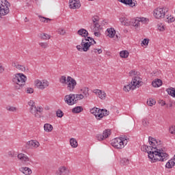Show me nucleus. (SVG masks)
I'll return each instance as SVG.
<instances>
[{
    "instance_id": "nucleus-49",
    "label": "nucleus",
    "mask_w": 175,
    "mask_h": 175,
    "mask_svg": "<svg viewBox=\"0 0 175 175\" xmlns=\"http://www.w3.org/2000/svg\"><path fill=\"white\" fill-rule=\"evenodd\" d=\"M24 84L23 83H16V85H15V88L16 90H21V88H23V87H24Z\"/></svg>"
},
{
    "instance_id": "nucleus-39",
    "label": "nucleus",
    "mask_w": 175,
    "mask_h": 175,
    "mask_svg": "<svg viewBox=\"0 0 175 175\" xmlns=\"http://www.w3.org/2000/svg\"><path fill=\"white\" fill-rule=\"evenodd\" d=\"M81 99H84V95H83V94H75L76 103H77L78 100H81Z\"/></svg>"
},
{
    "instance_id": "nucleus-10",
    "label": "nucleus",
    "mask_w": 175,
    "mask_h": 175,
    "mask_svg": "<svg viewBox=\"0 0 175 175\" xmlns=\"http://www.w3.org/2000/svg\"><path fill=\"white\" fill-rule=\"evenodd\" d=\"M154 16L155 18H164L165 11H163V8H156L154 10Z\"/></svg>"
},
{
    "instance_id": "nucleus-11",
    "label": "nucleus",
    "mask_w": 175,
    "mask_h": 175,
    "mask_svg": "<svg viewBox=\"0 0 175 175\" xmlns=\"http://www.w3.org/2000/svg\"><path fill=\"white\" fill-rule=\"evenodd\" d=\"M149 143L150 145V148L154 149V150H159L157 146H159V143H161V141L159 140H156L154 137H149Z\"/></svg>"
},
{
    "instance_id": "nucleus-57",
    "label": "nucleus",
    "mask_w": 175,
    "mask_h": 175,
    "mask_svg": "<svg viewBox=\"0 0 175 175\" xmlns=\"http://www.w3.org/2000/svg\"><path fill=\"white\" fill-rule=\"evenodd\" d=\"M122 143H123V146L124 144H128V140L126 138L124 137H120Z\"/></svg>"
},
{
    "instance_id": "nucleus-22",
    "label": "nucleus",
    "mask_w": 175,
    "mask_h": 175,
    "mask_svg": "<svg viewBox=\"0 0 175 175\" xmlns=\"http://www.w3.org/2000/svg\"><path fill=\"white\" fill-rule=\"evenodd\" d=\"M38 37L42 40H49L50 39V35L46 33H41L38 35Z\"/></svg>"
},
{
    "instance_id": "nucleus-27",
    "label": "nucleus",
    "mask_w": 175,
    "mask_h": 175,
    "mask_svg": "<svg viewBox=\"0 0 175 175\" xmlns=\"http://www.w3.org/2000/svg\"><path fill=\"white\" fill-rule=\"evenodd\" d=\"M70 144L72 148H77V146H79V144H77V140H76L75 138H70Z\"/></svg>"
},
{
    "instance_id": "nucleus-53",
    "label": "nucleus",
    "mask_w": 175,
    "mask_h": 175,
    "mask_svg": "<svg viewBox=\"0 0 175 175\" xmlns=\"http://www.w3.org/2000/svg\"><path fill=\"white\" fill-rule=\"evenodd\" d=\"M16 69H18L19 70H21V72H25V66H21L20 64L18 66Z\"/></svg>"
},
{
    "instance_id": "nucleus-36",
    "label": "nucleus",
    "mask_w": 175,
    "mask_h": 175,
    "mask_svg": "<svg viewBox=\"0 0 175 175\" xmlns=\"http://www.w3.org/2000/svg\"><path fill=\"white\" fill-rule=\"evenodd\" d=\"M110 135H111V132L109 129L105 130L103 133V137H105V139L110 136Z\"/></svg>"
},
{
    "instance_id": "nucleus-12",
    "label": "nucleus",
    "mask_w": 175,
    "mask_h": 175,
    "mask_svg": "<svg viewBox=\"0 0 175 175\" xmlns=\"http://www.w3.org/2000/svg\"><path fill=\"white\" fill-rule=\"evenodd\" d=\"M56 175H69V168L61 166L57 171Z\"/></svg>"
},
{
    "instance_id": "nucleus-8",
    "label": "nucleus",
    "mask_w": 175,
    "mask_h": 175,
    "mask_svg": "<svg viewBox=\"0 0 175 175\" xmlns=\"http://www.w3.org/2000/svg\"><path fill=\"white\" fill-rule=\"evenodd\" d=\"M39 146H40L39 142L36 140H30L26 143L25 147L27 148V150H29L31 148H38Z\"/></svg>"
},
{
    "instance_id": "nucleus-30",
    "label": "nucleus",
    "mask_w": 175,
    "mask_h": 175,
    "mask_svg": "<svg viewBox=\"0 0 175 175\" xmlns=\"http://www.w3.org/2000/svg\"><path fill=\"white\" fill-rule=\"evenodd\" d=\"M89 91L90 90L88 88H83L81 90V92L83 94L85 98H88V96H90V93H88Z\"/></svg>"
},
{
    "instance_id": "nucleus-4",
    "label": "nucleus",
    "mask_w": 175,
    "mask_h": 175,
    "mask_svg": "<svg viewBox=\"0 0 175 175\" xmlns=\"http://www.w3.org/2000/svg\"><path fill=\"white\" fill-rule=\"evenodd\" d=\"M76 85H77V82L75 79L72 78V77H67V90L70 91V92L75 91Z\"/></svg>"
},
{
    "instance_id": "nucleus-6",
    "label": "nucleus",
    "mask_w": 175,
    "mask_h": 175,
    "mask_svg": "<svg viewBox=\"0 0 175 175\" xmlns=\"http://www.w3.org/2000/svg\"><path fill=\"white\" fill-rule=\"evenodd\" d=\"M77 49L78 51H85L87 52L90 50V44L88 42H84V39H82L81 45L77 46Z\"/></svg>"
},
{
    "instance_id": "nucleus-51",
    "label": "nucleus",
    "mask_w": 175,
    "mask_h": 175,
    "mask_svg": "<svg viewBox=\"0 0 175 175\" xmlns=\"http://www.w3.org/2000/svg\"><path fill=\"white\" fill-rule=\"evenodd\" d=\"M7 110H8L9 111H16L17 110V108L14 107L8 106L7 107Z\"/></svg>"
},
{
    "instance_id": "nucleus-61",
    "label": "nucleus",
    "mask_w": 175,
    "mask_h": 175,
    "mask_svg": "<svg viewBox=\"0 0 175 175\" xmlns=\"http://www.w3.org/2000/svg\"><path fill=\"white\" fill-rule=\"evenodd\" d=\"M28 105H29V106H30V107H33L34 105H35V101H33V100H30V101L28 102Z\"/></svg>"
},
{
    "instance_id": "nucleus-34",
    "label": "nucleus",
    "mask_w": 175,
    "mask_h": 175,
    "mask_svg": "<svg viewBox=\"0 0 175 175\" xmlns=\"http://www.w3.org/2000/svg\"><path fill=\"white\" fill-rule=\"evenodd\" d=\"M133 25V27H139V25H140V22L139 21V19H133L131 21V25Z\"/></svg>"
},
{
    "instance_id": "nucleus-15",
    "label": "nucleus",
    "mask_w": 175,
    "mask_h": 175,
    "mask_svg": "<svg viewBox=\"0 0 175 175\" xmlns=\"http://www.w3.org/2000/svg\"><path fill=\"white\" fill-rule=\"evenodd\" d=\"M19 170L25 175L32 174V170L28 167H22Z\"/></svg>"
},
{
    "instance_id": "nucleus-62",
    "label": "nucleus",
    "mask_w": 175,
    "mask_h": 175,
    "mask_svg": "<svg viewBox=\"0 0 175 175\" xmlns=\"http://www.w3.org/2000/svg\"><path fill=\"white\" fill-rule=\"evenodd\" d=\"M85 40H86V42H90V40H91V42H92V40H94V38L89 36H86Z\"/></svg>"
},
{
    "instance_id": "nucleus-40",
    "label": "nucleus",
    "mask_w": 175,
    "mask_h": 175,
    "mask_svg": "<svg viewBox=\"0 0 175 175\" xmlns=\"http://www.w3.org/2000/svg\"><path fill=\"white\" fill-rule=\"evenodd\" d=\"M57 117H59V118H62L64 117V112L61 109H58L56 111Z\"/></svg>"
},
{
    "instance_id": "nucleus-29",
    "label": "nucleus",
    "mask_w": 175,
    "mask_h": 175,
    "mask_svg": "<svg viewBox=\"0 0 175 175\" xmlns=\"http://www.w3.org/2000/svg\"><path fill=\"white\" fill-rule=\"evenodd\" d=\"M44 129L45 132H51L53 131V125L46 123L44 125Z\"/></svg>"
},
{
    "instance_id": "nucleus-2",
    "label": "nucleus",
    "mask_w": 175,
    "mask_h": 175,
    "mask_svg": "<svg viewBox=\"0 0 175 175\" xmlns=\"http://www.w3.org/2000/svg\"><path fill=\"white\" fill-rule=\"evenodd\" d=\"M10 3L8 0L0 1V16H8L10 13Z\"/></svg>"
},
{
    "instance_id": "nucleus-50",
    "label": "nucleus",
    "mask_w": 175,
    "mask_h": 175,
    "mask_svg": "<svg viewBox=\"0 0 175 175\" xmlns=\"http://www.w3.org/2000/svg\"><path fill=\"white\" fill-rule=\"evenodd\" d=\"M137 71H134V70H131L129 73V75L130 77H132V76H134V77H136L137 76Z\"/></svg>"
},
{
    "instance_id": "nucleus-17",
    "label": "nucleus",
    "mask_w": 175,
    "mask_h": 175,
    "mask_svg": "<svg viewBox=\"0 0 175 175\" xmlns=\"http://www.w3.org/2000/svg\"><path fill=\"white\" fill-rule=\"evenodd\" d=\"M77 34L83 38H87V36L89 35L88 31H87L85 29H80L78 30Z\"/></svg>"
},
{
    "instance_id": "nucleus-19",
    "label": "nucleus",
    "mask_w": 175,
    "mask_h": 175,
    "mask_svg": "<svg viewBox=\"0 0 175 175\" xmlns=\"http://www.w3.org/2000/svg\"><path fill=\"white\" fill-rule=\"evenodd\" d=\"M94 92V94H98L100 99H105V98H106V93H105V92H102L100 90H95Z\"/></svg>"
},
{
    "instance_id": "nucleus-46",
    "label": "nucleus",
    "mask_w": 175,
    "mask_h": 175,
    "mask_svg": "<svg viewBox=\"0 0 175 175\" xmlns=\"http://www.w3.org/2000/svg\"><path fill=\"white\" fill-rule=\"evenodd\" d=\"M30 113H31V114L36 113V106H35V104L33 107H30Z\"/></svg>"
},
{
    "instance_id": "nucleus-13",
    "label": "nucleus",
    "mask_w": 175,
    "mask_h": 175,
    "mask_svg": "<svg viewBox=\"0 0 175 175\" xmlns=\"http://www.w3.org/2000/svg\"><path fill=\"white\" fill-rule=\"evenodd\" d=\"M81 6L80 1H77L76 0H72L70 1L69 7L70 9H79Z\"/></svg>"
},
{
    "instance_id": "nucleus-44",
    "label": "nucleus",
    "mask_w": 175,
    "mask_h": 175,
    "mask_svg": "<svg viewBox=\"0 0 175 175\" xmlns=\"http://www.w3.org/2000/svg\"><path fill=\"white\" fill-rule=\"evenodd\" d=\"M138 21H139V23H144V24L148 23L149 21V20L146 18H138Z\"/></svg>"
},
{
    "instance_id": "nucleus-48",
    "label": "nucleus",
    "mask_w": 175,
    "mask_h": 175,
    "mask_svg": "<svg viewBox=\"0 0 175 175\" xmlns=\"http://www.w3.org/2000/svg\"><path fill=\"white\" fill-rule=\"evenodd\" d=\"M110 114V112L107 109H103V117H106Z\"/></svg>"
},
{
    "instance_id": "nucleus-45",
    "label": "nucleus",
    "mask_w": 175,
    "mask_h": 175,
    "mask_svg": "<svg viewBox=\"0 0 175 175\" xmlns=\"http://www.w3.org/2000/svg\"><path fill=\"white\" fill-rule=\"evenodd\" d=\"M98 108L96 107H94L92 109H90V113L92 114H94V116H95V117H96V113L98 111Z\"/></svg>"
},
{
    "instance_id": "nucleus-9",
    "label": "nucleus",
    "mask_w": 175,
    "mask_h": 175,
    "mask_svg": "<svg viewBox=\"0 0 175 175\" xmlns=\"http://www.w3.org/2000/svg\"><path fill=\"white\" fill-rule=\"evenodd\" d=\"M36 85V87H38V88H39L40 90H44V88H47V86L49 85V81H47L46 80H43L42 81H41L39 79H37L35 81Z\"/></svg>"
},
{
    "instance_id": "nucleus-7",
    "label": "nucleus",
    "mask_w": 175,
    "mask_h": 175,
    "mask_svg": "<svg viewBox=\"0 0 175 175\" xmlns=\"http://www.w3.org/2000/svg\"><path fill=\"white\" fill-rule=\"evenodd\" d=\"M111 144L113 147L118 148L119 150H121L124 147V142H122V139H121V138H115Z\"/></svg>"
},
{
    "instance_id": "nucleus-58",
    "label": "nucleus",
    "mask_w": 175,
    "mask_h": 175,
    "mask_svg": "<svg viewBox=\"0 0 175 175\" xmlns=\"http://www.w3.org/2000/svg\"><path fill=\"white\" fill-rule=\"evenodd\" d=\"M58 33H59V35H65L66 32L63 29H60L58 31Z\"/></svg>"
},
{
    "instance_id": "nucleus-26",
    "label": "nucleus",
    "mask_w": 175,
    "mask_h": 175,
    "mask_svg": "<svg viewBox=\"0 0 175 175\" xmlns=\"http://www.w3.org/2000/svg\"><path fill=\"white\" fill-rule=\"evenodd\" d=\"M42 111H43V108L36 107V113H34L35 117H36L37 118H40V115L42 114Z\"/></svg>"
},
{
    "instance_id": "nucleus-5",
    "label": "nucleus",
    "mask_w": 175,
    "mask_h": 175,
    "mask_svg": "<svg viewBox=\"0 0 175 175\" xmlns=\"http://www.w3.org/2000/svg\"><path fill=\"white\" fill-rule=\"evenodd\" d=\"M64 101L68 106H72V105H75L76 103V94H70L68 95H66L64 97Z\"/></svg>"
},
{
    "instance_id": "nucleus-18",
    "label": "nucleus",
    "mask_w": 175,
    "mask_h": 175,
    "mask_svg": "<svg viewBox=\"0 0 175 175\" xmlns=\"http://www.w3.org/2000/svg\"><path fill=\"white\" fill-rule=\"evenodd\" d=\"M18 159L23 162H29V157L23 153L18 154Z\"/></svg>"
},
{
    "instance_id": "nucleus-32",
    "label": "nucleus",
    "mask_w": 175,
    "mask_h": 175,
    "mask_svg": "<svg viewBox=\"0 0 175 175\" xmlns=\"http://www.w3.org/2000/svg\"><path fill=\"white\" fill-rule=\"evenodd\" d=\"M121 58H128L129 57V52L128 51H122L120 53Z\"/></svg>"
},
{
    "instance_id": "nucleus-60",
    "label": "nucleus",
    "mask_w": 175,
    "mask_h": 175,
    "mask_svg": "<svg viewBox=\"0 0 175 175\" xmlns=\"http://www.w3.org/2000/svg\"><path fill=\"white\" fill-rule=\"evenodd\" d=\"M159 31H165V26L163 25H159L158 27Z\"/></svg>"
},
{
    "instance_id": "nucleus-56",
    "label": "nucleus",
    "mask_w": 175,
    "mask_h": 175,
    "mask_svg": "<svg viewBox=\"0 0 175 175\" xmlns=\"http://www.w3.org/2000/svg\"><path fill=\"white\" fill-rule=\"evenodd\" d=\"M26 92H27V94H33V88H27Z\"/></svg>"
},
{
    "instance_id": "nucleus-59",
    "label": "nucleus",
    "mask_w": 175,
    "mask_h": 175,
    "mask_svg": "<svg viewBox=\"0 0 175 175\" xmlns=\"http://www.w3.org/2000/svg\"><path fill=\"white\" fill-rule=\"evenodd\" d=\"M142 125H143L144 126H147L148 125V123L147 122V120L144 119V120H142Z\"/></svg>"
},
{
    "instance_id": "nucleus-1",
    "label": "nucleus",
    "mask_w": 175,
    "mask_h": 175,
    "mask_svg": "<svg viewBox=\"0 0 175 175\" xmlns=\"http://www.w3.org/2000/svg\"><path fill=\"white\" fill-rule=\"evenodd\" d=\"M141 150L142 151H144V152L148 153V157L149 159H151V162H165V161H167V159H169V154L166 153V150L165 148H161L160 149L154 150L152 147L144 145L141 147Z\"/></svg>"
},
{
    "instance_id": "nucleus-37",
    "label": "nucleus",
    "mask_w": 175,
    "mask_h": 175,
    "mask_svg": "<svg viewBox=\"0 0 175 175\" xmlns=\"http://www.w3.org/2000/svg\"><path fill=\"white\" fill-rule=\"evenodd\" d=\"M120 163L121 165H122L123 166H126V165H129V159H126V158H123L121 161H120Z\"/></svg>"
},
{
    "instance_id": "nucleus-38",
    "label": "nucleus",
    "mask_w": 175,
    "mask_h": 175,
    "mask_svg": "<svg viewBox=\"0 0 175 175\" xmlns=\"http://www.w3.org/2000/svg\"><path fill=\"white\" fill-rule=\"evenodd\" d=\"M39 18L40 21H41L42 23H49V21H51V19L41 16H39Z\"/></svg>"
},
{
    "instance_id": "nucleus-35",
    "label": "nucleus",
    "mask_w": 175,
    "mask_h": 175,
    "mask_svg": "<svg viewBox=\"0 0 175 175\" xmlns=\"http://www.w3.org/2000/svg\"><path fill=\"white\" fill-rule=\"evenodd\" d=\"M59 82L62 84H68V79H66V76L63 75L59 78Z\"/></svg>"
},
{
    "instance_id": "nucleus-33",
    "label": "nucleus",
    "mask_w": 175,
    "mask_h": 175,
    "mask_svg": "<svg viewBox=\"0 0 175 175\" xmlns=\"http://www.w3.org/2000/svg\"><path fill=\"white\" fill-rule=\"evenodd\" d=\"M123 90L124 91H125V92H129L131 90H135V88H133V85L132 84H128L126 85H124Z\"/></svg>"
},
{
    "instance_id": "nucleus-21",
    "label": "nucleus",
    "mask_w": 175,
    "mask_h": 175,
    "mask_svg": "<svg viewBox=\"0 0 175 175\" xmlns=\"http://www.w3.org/2000/svg\"><path fill=\"white\" fill-rule=\"evenodd\" d=\"M120 21L122 23V25H126V27L131 25V21L125 17L120 18Z\"/></svg>"
},
{
    "instance_id": "nucleus-43",
    "label": "nucleus",
    "mask_w": 175,
    "mask_h": 175,
    "mask_svg": "<svg viewBox=\"0 0 175 175\" xmlns=\"http://www.w3.org/2000/svg\"><path fill=\"white\" fill-rule=\"evenodd\" d=\"M39 45L42 49H47L49 47V43L48 42H40Z\"/></svg>"
},
{
    "instance_id": "nucleus-3",
    "label": "nucleus",
    "mask_w": 175,
    "mask_h": 175,
    "mask_svg": "<svg viewBox=\"0 0 175 175\" xmlns=\"http://www.w3.org/2000/svg\"><path fill=\"white\" fill-rule=\"evenodd\" d=\"M13 83L15 84H24L25 85V81H27V76L23 73H17L12 79Z\"/></svg>"
},
{
    "instance_id": "nucleus-31",
    "label": "nucleus",
    "mask_w": 175,
    "mask_h": 175,
    "mask_svg": "<svg viewBox=\"0 0 175 175\" xmlns=\"http://www.w3.org/2000/svg\"><path fill=\"white\" fill-rule=\"evenodd\" d=\"M168 95H171V96H173V98H175V88H170L166 90Z\"/></svg>"
},
{
    "instance_id": "nucleus-28",
    "label": "nucleus",
    "mask_w": 175,
    "mask_h": 175,
    "mask_svg": "<svg viewBox=\"0 0 175 175\" xmlns=\"http://www.w3.org/2000/svg\"><path fill=\"white\" fill-rule=\"evenodd\" d=\"M174 161V159L169 160L165 165V167H167V169H172V167H173V166L175 165Z\"/></svg>"
},
{
    "instance_id": "nucleus-14",
    "label": "nucleus",
    "mask_w": 175,
    "mask_h": 175,
    "mask_svg": "<svg viewBox=\"0 0 175 175\" xmlns=\"http://www.w3.org/2000/svg\"><path fill=\"white\" fill-rule=\"evenodd\" d=\"M141 83H142V81H137V77L135 76V77H133V78L131 82V85H133V88H136V87L137 88H139L140 87V85H142Z\"/></svg>"
},
{
    "instance_id": "nucleus-54",
    "label": "nucleus",
    "mask_w": 175,
    "mask_h": 175,
    "mask_svg": "<svg viewBox=\"0 0 175 175\" xmlns=\"http://www.w3.org/2000/svg\"><path fill=\"white\" fill-rule=\"evenodd\" d=\"M94 27L95 28V31H98L99 28H100V25L98 22L94 24Z\"/></svg>"
},
{
    "instance_id": "nucleus-55",
    "label": "nucleus",
    "mask_w": 175,
    "mask_h": 175,
    "mask_svg": "<svg viewBox=\"0 0 175 175\" xmlns=\"http://www.w3.org/2000/svg\"><path fill=\"white\" fill-rule=\"evenodd\" d=\"M148 42H150V40L144 38L142 41V44H144V46H146L147 44H148Z\"/></svg>"
},
{
    "instance_id": "nucleus-47",
    "label": "nucleus",
    "mask_w": 175,
    "mask_h": 175,
    "mask_svg": "<svg viewBox=\"0 0 175 175\" xmlns=\"http://www.w3.org/2000/svg\"><path fill=\"white\" fill-rule=\"evenodd\" d=\"M169 132L172 135H175V126H172L169 129Z\"/></svg>"
},
{
    "instance_id": "nucleus-41",
    "label": "nucleus",
    "mask_w": 175,
    "mask_h": 175,
    "mask_svg": "<svg viewBox=\"0 0 175 175\" xmlns=\"http://www.w3.org/2000/svg\"><path fill=\"white\" fill-rule=\"evenodd\" d=\"M155 103H157V102L154 99L150 98L149 100L147 101V105H148V106H154Z\"/></svg>"
},
{
    "instance_id": "nucleus-64",
    "label": "nucleus",
    "mask_w": 175,
    "mask_h": 175,
    "mask_svg": "<svg viewBox=\"0 0 175 175\" xmlns=\"http://www.w3.org/2000/svg\"><path fill=\"white\" fill-rule=\"evenodd\" d=\"M98 21H99V19H98L96 18H92L93 24H96V23H98Z\"/></svg>"
},
{
    "instance_id": "nucleus-63",
    "label": "nucleus",
    "mask_w": 175,
    "mask_h": 175,
    "mask_svg": "<svg viewBox=\"0 0 175 175\" xmlns=\"http://www.w3.org/2000/svg\"><path fill=\"white\" fill-rule=\"evenodd\" d=\"M168 23H173L174 21V18L172 16L167 18Z\"/></svg>"
},
{
    "instance_id": "nucleus-25",
    "label": "nucleus",
    "mask_w": 175,
    "mask_h": 175,
    "mask_svg": "<svg viewBox=\"0 0 175 175\" xmlns=\"http://www.w3.org/2000/svg\"><path fill=\"white\" fill-rule=\"evenodd\" d=\"M103 109H100L98 108V109H97V112L96 113V118L97 120H100L101 118H103Z\"/></svg>"
},
{
    "instance_id": "nucleus-52",
    "label": "nucleus",
    "mask_w": 175,
    "mask_h": 175,
    "mask_svg": "<svg viewBox=\"0 0 175 175\" xmlns=\"http://www.w3.org/2000/svg\"><path fill=\"white\" fill-rule=\"evenodd\" d=\"M96 138L99 142H100V141L103 140V139H105V137H103V135L102 134H97Z\"/></svg>"
},
{
    "instance_id": "nucleus-20",
    "label": "nucleus",
    "mask_w": 175,
    "mask_h": 175,
    "mask_svg": "<svg viewBox=\"0 0 175 175\" xmlns=\"http://www.w3.org/2000/svg\"><path fill=\"white\" fill-rule=\"evenodd\" d=\"M107 36H109V38H114V36H116V30L114 29V28H109L107 29Z\"/></svg>"
},
{
    "instance_id": "nucleus-23",
    "label": "nucleus",
    "mask_w": 175,
    "mask_h": 175,
    "mask_svg": "<svg viewBox=\"0 0 175 175\" xmlns=\"http://www.w3.org/2000/svg\"><path fill=\"white\" fill-rule=\"evenodd\" d=\"M152 85L155 88L162 85V80L157 79L156 81L152 82Z\"/></svg>"
},
{
    "instance_id": "nucleus-16",
    "label": "nucleus",
    "mask_w": 175,
    "mask_h": 175,
    "mask_svg": "<svg viewBox=\"0 0 175 175\" xmlns=\"http://www.w3.org/2000/svg\"><path fill=\"white\" fill-rule=\"evenodd\" d=\"M118 1L119 2H121L124 5H129V6H131V8H133V6L136 5L135 2H133L134 0H118Z\"/></svg>"
},
{
    "instance_id": "nucleus-42",
    "label": "nucleus",
    "mask_w": 175,
    "mask_h": 175,
    "mask_svg": "<svg viewBox=\"0 0 175 175\" xmlns=\"http://www.w3.org/2000/svg\"><path fill=\"white\" fill-rule=\"evenodd\" d=\"M91 53L92 54H96V53H98V54H102V49H94L92 50Z\"/></svg>"
},
{
    "instance_id": "nucleus-24",
    "label": "nucleus",
    "mask_w": 175,
    "mask_h": 175,
    "mask_svg": "<svg viewBox=\"0 0 175 175\" xmlns=\"http://www.w3.org/2000/svg\"><path fill=\"white\" fill-rule=\"evenodd\" d=\"M83 107L81 106H77V107H74L72 109V111L74 114H77L79 113H81V111H83Z\"/></svg>"
}]
</instances>
